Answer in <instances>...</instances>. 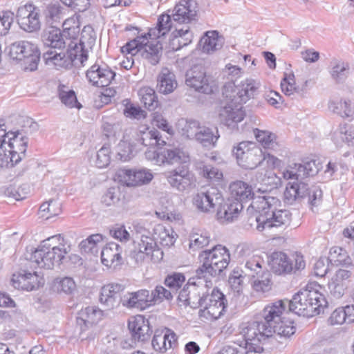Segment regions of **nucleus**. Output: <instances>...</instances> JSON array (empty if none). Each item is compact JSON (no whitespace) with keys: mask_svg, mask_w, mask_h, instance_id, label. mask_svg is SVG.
Listing matches in <instances>:
<instances>
[{"mask_svg":"<svg viewBox=\"0 0 354 354\" xmlns=\"http://www.w3.org/2000/svg\"><path fill=\"white\" fill-rule=\"evenodd\" d=\"M286 306L279 300L265 306L256 321L249 322L242 328L241 334L246 348L250 351L261 353L275 340L274 335L289 337L296 331L294 322L290 318L282 317Z\"/></svg>","mask_w":354,"mask_h":354,"instance_id":"f257e3e1","label":"nucleus"},{"mask_svg":"<svg viewBox=\"0 0 354 354\" xmlns=\"http://www.w3.org/2000/svg\"><path fill=\"white\" fill-rule=\"evenodd\" d=\"M319 164L316 160H310L303 164L289 165L283 171V177L286 180H295L289 182L284 192V203L292 205L296 201L307 198L308 203L313 208L318 206L322 198V191L316 185L310 187L303 181L306 178L316 175L319 171Z\"/></svg>","mask_w":354,"mask_h":354,"instance_id":"f03ea898","label":"nucleus"},{"mask_svg":"<svg viewBox=\"0 0 354 354\" xmlns=\"http://www.w3.org/2000/svg\"><path fill=\"white\" fill-rule=\"evenodd\" d=\"M259 86V83L252 79H247L237 86H225L223 95L226 102L219 112L221 122L234 129L241 122L245 116L242 104L254 97Z\"/></svg>","mask_w":354,"mask_h":354,"instance_id":"7ed1b4c3","label":"nucleus"},{"mask_svg":"<svg viewBox=\"0 0 354 354\" xmlns=\"http://www.w3.org/2000/svg\"><path fill=\"white\" fill-rule=\"evenodd\" d=\"M280 201L273 196H263L253 198L250 207L255 210L256 214L249 221L250 225H254L259 232H263L272 227L286 228L291 222L292 214L287 209H278Z\"/></svg>","mask_w":354,"mask_h":354,"instance_id":"20e7f679","label":"nucleus"},{"mask_svg":"<svg viewBox=\"0 0 354 354\" xmlns=\"http://www.w3.org/2000/svg\"><path fill=\"white\" fill-rule=\"evenodd\" d=\"M95 42V35L91 27H84L81 33L79 42L71 41L68 43V49L58 52L56 50L46 51L43 58L46 64L52 63L57 67L67 68L71 66H84L88 59V51L86 46L91 47Z\"/></svg>","mask_w":354,"mask_h":354,"instance_id":"39448f33","label":"nucleus"},{"mask_svg":"<svg viewBox=\"0 0 354 354\" xmlns=\"http://www.w3.org/2000/svg\"><path fill=\"white\" fill-rule=\"evenodd\" d=\"M71 251L70 245L64 243L60 234L53 236L43 241L30 257L31 266L53 269L63 263Z\"/></svg>","mask_w":354,"mask_h":354,"instance_id":"423d86ee","label":"nucleus"},{"mask_svg":"<svg viewBox=\"0 0 354 354\" xmlns=\"http://www.w3.org/2000/svg\"><path fill=\"white\" fill-rule=\"evenodd\" d=\"M316 284H308L304 289L300 290L289 301L290 311L299 315L311 317L324 312L327 306L324 296L314 288Z\"/></svg>","mask_w":354,"mask_h":354,"instance_id":"0eeeda50","label":"nucleus"},{"mask_svg":"<svg viewBox=\"0 0 354 354\" xmlns=\"http://www.w3.org/2000/svg\"><path fill=\"white\" fill-rule=\"evenodd\" d=\"M198 259L202 265L196 270V277L210 279L211 277L222 274L229 265L230 254L225 247L217 245L210 250L202 251Z\"/></svg>","mask_w":354,"mask_h":354,"instance_id":"6e6552de","label":"nucleus"},{"mask_svg":"<svg viewBox=\"0 0 354 354\" xmlns=\"http://www.w3.org/2000/svg\"><path fill=\"white\" fill-rule=\"evenodd\" d=\"M209 279H199L195 274L191 277L187 284L180 291L178 299L185 306H189L192 308H201L207 291L210 290L212 286Z\"/></svg>","mask_w":354,"mask_h":354,"instance_id":"1a4fd4ad","label":"nucleus"},{"mask_svg":"<svg viewBox=\"0 0 354 354\" xmlns=\"http://www.w3.org/2000/svg\"><path fill=\"white\" fill-rule=\"evenodd\" d=\"M5 53L12 59L21 62L26 71L37 68L40 53L37 46L28 41H18L5 48Z\"/></svg>","mask_w":354,"mask_h":354,"instance_id":"9d476101","label":"nucleus"},{"mask_svg":"<svg viewBox=\"0 0 354 354\" xmlns=\"http://www.w3.org/2000/svg\"><path fill=\"white\" fill-rule=\"evenodd\" d=\"M232 154L238 165L245 169H254L261 165L265 160L261 148L253 142H239L233 147Z\"/></svg>","mask_w":354,"mask_h":354,"instance_id":"9b49d317","label":"nucleus"},{"mask_svg":"<svg viewBox=\"0 0 354 354\" xmlns=\"http://www.w3.org/2000/svg\"><path fill=\"white\" fill-rule=\"evenodd\" d=\"M268 262L272 271L279 275L296 273L306 267L303 255L298 252L290 257L285 252H274L270 256Z\"/></svg>","mask_w":354,"mask_h":354,"instance_id":"f8f14e48","label":"nucleus"},{"mask_svg":"<svg viewBox=\"0 0 354 354\" xmlns=\"http://www.w3.org/2000/svg\"><path fill=\"white\" fill-rule=\"evenodd\" d=\"M198 312L201 318L212 321L220 318L226 311L227 304L225 295L217 288H212L207 291Z\"/></svg>","mask_w":354,"mask_h":354,"instance_id":"ddd939ff","label":"nucleus"},{"mask_svg":"<svg viewBox=\"0 0 354 354\" xmlns=\"http://www.w3.org/2000/svg\"><path fill=\"white\" fill-rule=\"evenodd\" d=\"M133 248L129 256L137 265L151 260L153 252L159 251L155 238L149 232L142 234L138 240L133 241Z\"/></svg>","mask_w":354,"mask_h":354,"instance_id":"4468645a","label":"nucleus"},{"mask_svg":"<svg viewBox=\"0 0 354 354\" xmlns=\"http://www.w3.org/2000/svg\"><path fill=\"white\" fill-rule=\"evenodd\" d=\"M185 84L201 93L211 94L213 92L214 82L212 77L207 75L205 68L201 65H194L187 71Z\"/></svg>","mask_w":354,"mask_h":354,"instance_id":"2eb2a0df","label":"nucleus"},{"mask_svg":"<svg viewBox=\"0 0 354 354\" xmlns=\"http://www.w3.org/2000/svg\"><path fill=\"white\" fill-rule=\"evenodd\" d=\"M39 10L33 4L27 3L18 8L17 19L19 27L26 32H33L40 29Z\"/></svg>","mask_w":354,"mask_h":354,"instance_id":"dca6fc26","label":"nucleus"},{"mask_svg":"<svg viewBox=\"0 0 354 354\" xmlns=\"http://www.w3.org/2000/svg\"><path fill=\"white\" fill-rule=\"evenodd\" d=\"M223 201V197L221 192L217 188L212 187L205 192L197 193L193 198L194 205L198 211L204 213L214 212Z\"/></svg>","mask_w":354,"mask_h":354,"instance_id":"f3484780","label":"nucleus"},{"mask_svg":"<svg viewBox=\"0 0 354 354\" xmlns=\"http://www.w3.org/2000/svg\"><path fill=\"white\" fill-rule=\"evenodd\" d=\"M115 75V72L106 64L96 62L87 70L86 77L93 86L104 87L112 83Z\"/></svg>","mask_w":354,"mask_h":354,"instance_id":"a211bd4d","label":"nucleus"},{"mask_svg":"<svg viewBox=\"0 0 354 354\" xmlns=\"http://www.w3.org/2000/svg\"><path fill=\"white\" fill-rule=\"evenodd\" d=\"M119 180L128 187L139 186L149 183L153 178V174L146 169H120L117 171Z\"/></svg>","mask_w":354,"mask_h":354,"instance_id":"6ab92c4d","label":"nucleus"},{"mask_svg":"<svg viewBox=\"0 0 354 354\" xmlns=\"http://www.w3.org/2000/svg\"><path fill=\"white\" fill-rule=\"evenodd\" d=\"M169 184L179 192L191 188L194 183L193 174L185 167H178L165 174Z\"/></svg>","mask_w":354,"mask_h":354,"instance_id":"aec40b11","label":"nucleus"},{"mask_svg":"<svg viewBox=\"0 0 354 354\" xmlns=\"http://www.w3.org/2000/svg\"><path fill=\"white\" fill-rule=\"evenodd\" d=\"M128 328L135 342H144L148 340L152 333L149 321L143 315L131 317L128 322Z\"/></svg>","mask_w":354,"mask_h":354,"instance_id":"412c9836","label":"nucleus"},{"mask_svg":"<svg viewBox=\"0 0 354 354\" xmlns=\"http://www.w3.org/2000/svg\"><path fill=\"white\" fill-rule=\"evenodd\" d=\"M124 290V286L120 283H109L104 286L100 291V302L107 310L113 309L122 304V296L120 293Z\"/></svg>","mask_w":354,"mask_h":354,"instance_id":"4be33fe9","label":"nucleus"},{"mask_svg":"<svg viewBox=\"0 0 354 354\" xmlns=\"http://www.w3.org/2000/svg\"><path fill=\"white\" fill-rule=\"evenodd\" d=\"M178 337L170 328H165L162 330H156L151 341L153 348L160 353H165L168 349L173 348L178 344Z\"/></svg>","mask_w":354,"mask_h":354,"instance_id":"5701e85b","label":"nucleus"},{"mask_svg":"<svg viewBox=\"0 0 354 354\" xmlns=\"http://www.w3.org/2000/svg\"><path fill=\"white\" fill-rule=\"evenodd\" d=\"M40 279L36 272L23 270L12 274L11 283L16 289L31 291L39 287Z\"/></svg>","mask_w":354,"mask_h":354,"instance_id":"b1692460","label":"nucleus"},{"mask_svg":"<svg viewBox=\"0 0 354 354\" xmlns=\"http://www.w3.org/2000/svg\"><path fill=\"white\" fill-rule=\"evenodd\" d=\"M149 290L140 289L136 292H128L122 295V305L128 308L145 310L151 306Z\"/></svg>","mask_w":354,"mask_h":354,"instance_id":"393cba45","label":"nucleus"},{"mask_svg":"<svg viewBox=\"0 0 354 354\" xmlns=\"http://www.w3.org/2000/svg\"><path fill=\"white\" fill-rule=\"evenodd\" d=\"M122 252V248L119 244L109 243L101 251L102 263L108 268L115 269L123 263Z\"/></svg>","mask_w":354,"mask_h":354,"instance_id":"a878e982","label":"nucleus"},{"mask_svg":"<svg viewBox=\"0 0 354 354\" xmlns=\"http://www.w3.org/2000/svg\"><path fill=\"white\" fill-rule=\"evenodd\" d=\"M243 205L239 201L228 198L218 205L217 217L222 222H232L237 218L240 212L243 209Z\"/></svg>","mask_w":354,"mask_h":354,"instance_id":"bb28decb","label":"nucleus"},{"mask_svg":"<svg viewBox=\"0 0 354 354\" xmlns=\"http://www.w3.org/2000/svg\"><path fill=\"white\" fill-rule=\"evenodd\" d=\"M44 45L50 50L63 51L66 47V40L62 35V30L53 26L45 28L41 35Z\"/></svg>","mask_w":354,"mask_h":354,"instance_id":"cd10ccee","label":"nucleus"},{"mask_svg":"<svg viewBox=\"0 0 354 354\" xmlns=\"http://www.w3.org/2000/svg\"><path fill=\"white\" fill-rule=\"evenodd\" d=\"M194 0H181L174 8L172 18L179 24H185L194 19L196 15Z\"/></svg>","mask_w":354,"mask_h":354,"instance_id":"c85d7f7f","label":"nucleus"},{"mask_svg":"<svg viewBox=\"0 0 354 354\" xmlns=\"http://www.w3.org/2000/svg\"><path fill=\"white\" fill-rule=\"evenodd\" d=\"M102 316V311L95 306H88L82 308L77 313V324L81 331H84L93 325L97 324Z\"/></svg>","mask_w":354,"mask_h":354,"instance_id":"c756f323","label":"nucleus"},{"mask_svg":"<svg viewBox=\"0 0 354 354\" xmlns=\"http://www.w3.org/2000/svg\"><path fill=\"white\" fill-rule=\"evenodd\" d=\"M177 86L176 76L169 68H164L158 76L157 89L162 94H169Z\"/></svg>","mask_w":354,"mask_h":354,"instance_id":"7c9ffc66","label":"nucleus"},{"mask_svg":"<svg viewBox=\"0 0 354 354\" xmlns=\"http://www.w3.org/2000/svg\"><path fill=\"white\" fill-rule=\"evenodd\" d=\"M136 140L138 143L145 147L162 148L166 145V141L162 139L160 132L157 129L150 131H140L137 135Z\"/></svg>","mask_w":354,"mask_h":354,"instance_id":"2f4dec72","label":"nucleus"},{"mask_svg":"<svg viewBox=\"0 0 354 354\" xmlns=\"http://www.w3.org/2000/svg\"><path fill=\"white\" fill-rule=\"evenodd\" d=\"M224 39L218 35L216 30L207 31L201 39L200 43L202 46L203 51L210 53L218 49H221L223 44Z\"/></svg>","mask_w":354,"mask_h":354,"instance_id":"473e14b6","label":"nucleus"},{"mask_svg":"<svg viewBox=\"0 0 354 354\" xmlns=\"http://www.w3.org/2000/svg\"><path fill=\"white\" fill-rule=\"evenodd\" d=\"M140 50L139 55L150 64L156 65L159 62L162 55V46L158 41L146 43Z\"/></svg>","mask_w":354,"mask_h":354,"instance_id":"72a5a7b5","label":"nucleus"},{"mask_svg":"<svg viewBox=\"0 0 354 354\" xmlns=\"http://www.w3.org/2000/svg\"><path fill=\"white\" fill-rule=\"evenodd\" d=\"M231 198L239 201L242 204L250 198H252L253 192L251 186L243 181H236L230 184Z\"/></svg>","mask_w":354,"mask_h":354,"instance_id":"f704fd0d","label":"nucleus"},{"mask_svg":"<svg viewBox=\"0 0 354 354\" xmlns=\"http://www.w3.org/2000/svg\"><path fill=\"white\" fill-rule=\"evenodd\" d=\"M328 259L332 265L342 266L354 268V263L346 250L340 247H333L329 252Z\"/></svg>","mask_w":354,"mask_h":354,"instance_id":"c9c22d12","label":"nucleus"},{"mask_svg":"<svg viewBox=\"0 0 354 354\" xmlns=\"http://www.w3.org/2000/svg\"><path fill=\"white\" fill-rule=\"evenodd\" d=\"M329 73L336 83H342L348 77L349 65L342 60L333 59L330 63Z\"/></svg>","mask_w":354,"mask_h":354,"instance_id":"e433bc0d","label":"nucleus"},{"mask_svg":"<svg viewBox=\"0 0 354 354\" xmlns=\"http://www.w3.org/2000/svg\"><path fill=\"white\" fill-rule=\"evenodd\" d=\"M172 27L171 16L162 14L158 17L156 27L151 28L148 35L151 39L160 38L168 33Z\"/></svg>","mask_w":354,"mask_h":354,"instance_id":"4c0bfd02","label":"nucleus"},{"mask_svg":"<svg viewBox=\"0 0 354 354\" xmlns=\"http://www.w3.org/2000/svg\"><path fill=\"white\" fill-rule=\"evenodd\" d=\"M214 133L212 129L209 127L201 126L197 133V136L194 140L203 147L212 148L215 147L216 142L219 138V135Z\"/></svg>","mask_w":354,"mask_h":354,"instance_id":"58836bf2","label":"nucleus"},{"mask_svg":"<svg viewBox=\"0 0 354 354\" xmlns=\"http://www.w3.org/2000/svg\"><path fill=\"white\" fill-rule=\"evenodd\" d=\"M8 145L10 149L16 150L19 153H26L27 150L28 138L26 135L17 130L15 131H10L8 134Z\"/></svg>","mask_w":354,"mask_h":354,"instance_id":"ea45409f","label":"nucleus"},{"mask_svg":"<svg viewBox=\"0 0 354 354\" xmlns=\"http://www.w3.org/2000/svg\"><path fill=\"white\" fill-rule=\"evenodd\" d=\"M201 124L195 120H180L177 124L178 133L187 139H195L201 127Z\"/></svg>","mask_w":354,"mask_h":354,"instance_id":"a19ab883","label":"nucleus"},{"mask_svg":"<svg viewBox=\"0 0 354 354\" xmlns=\"http://www.w3.org/2000/svg\"><path fill=\"white\" fill-rule=\"evenodd\" d=\"M348 170V167L342 159L335 158L329 160L324 173L327 180H331L334 177L344 174Z\"/></svg>","mask_w":354,"mask_h":354,"instance_id":"79ce46f5","label":"nucleus"},{"mask_svg":"<svg viewBox=\"0 0 354 354\" xmlns=\"http://www.w3.org/2000/svg\"><path fill=\"white\" fill-rule=\"evenodd\" d=\"M187 158L185 153L178 148L165 149L162 151L161 160L159 162H160V165L165 163L172 165L185 161Z\"/></svg>","mask_w":354,"mask_h":354,"instance_id":"37998d69","label":"nucleus"},{"mask_svg":"<svg viewBox=\"0 0 354 354\" xmlns=\"http://www.w3.org/2000/svg\"><path fill=\"white\" fill-rule=\"evenodd\" d=\"M141 102L149 111L155 110L158 106L155 91L150 87H144L139 91Z\"/></svg>","mask_w":354,"mask_h":354,"instance_id":"c03bdc74","label":"nucleus"},{"mask_svg":"<svg viewBox=\"0 0 354 354\" xmlns=\"http://www.w3.org/2000/svg\"><path fill=\"white\" fill-rule=\"evenodd\" d=\"M53 286L57 292L66 295L72 294L76 288L73 279L68 277H57L54 279Z\"/></svg>","mask_w":354,"mask_h":354,"instance_id":"a18cd8bd","label":"nucleus"},{"mask_svg":"<svg viewBox=\"0 0 354 354\" xmlns=\"http://www.w3.org/2000/svg\"><path fill=\"white\" fill-rule=\"evenodd\" d=\"M103 240V236L100 234L90 235L88 238L81 241L80 248L82 252L97 254L98 252L97 244Z\"/></svg>","mask_w":354,"mask_h":354,"instance_id":"49530a36","label":"nucleus"},{"mask_svg":"<svg viewBox=\"0 0 354 354\" xmlns=\"http://www.w3.org/2000/svg\"><path fill=\"white\" fill-rule=\"evenodd\" d=\"M271 287V274L267 270L256 276L252 282V288L257 292H266Z\"/></svg>","mask_w":354,"mask_h":354,"instance_id":"de8ad7c7","label":"nucleus"},{"mask_svg":"<svg viewBox=\"0 0 354 354\" xmlns=\"http://www.w3.org/2000/svg\"><path fill=\"white\" fill-rule=\"evenodd\" d=\"M254 133L257 140L266 149H273L277 145L275 134L270 131L255 129H254Z\"/></svg>","mask_w":354,"mask_h":354,"instance_id":"09e8293b","label":"nucleus"},{"mask_svg":"<svg viewBox=\"0 0 354 354\" xmlns=\"http://www.w3.org/2000/svg\"><path fill=\"white\" fill-rule=\"evenodd\" d=\"M329 109L339 115L342 118H348L352 115L353 111L351 107V101L330 102Z\"/></svg>","mask_w":354,"mask_h":354,"instance_id":"8fccbe9b","label":"nucleus"},{"mask_svg":"<svg viewBox=\"0 0 354 354\" xmlns=\"http://www.w3.org/2000/svg\"><path fill=\"white\" fill-rule=\"evenodd\" d=\"M173 297L171 291L167 290L162 286H157L153 290L149 291V299L151 306L159 304L163 299L170 300Z\"/></svg>","mask_w":354,"mask_h":354,"instance_id":"3c124183","label":"nucleus"},{"mask_svg":"<svg viewBox=\"0 0 354 354\" xmlns=\"http://www.w3.org/2000/svg\"><path fill=\"white\" fill-rule=\"evenodd\" d=\"M147 39L146 36L137 37L122 47L121 50L123 53L130 54L131 56H139L141 48L144 47L143 41Z\"/></svg>","mask_w":354,"mask_h":354,"instance_id":"603ef678","label":"nucleus"},{"mask_svg":"<svg viewBox=\"0 0 354 354\" xmlns=\"http://www.w3.org/2000/svg\"><path fill=\"white\" fill-rule=\"evenodd\" d=\"M59 97L61 102L69 108L76 107L78 109L82 108V105L78 102L73 90L64 91L62 88H59Z\"/></svg>","mask_w":354,"mask_h":354,"instance_id":"864d4df0","label":"nucleus"},{"mask_svg":"<svg viewBox=\"0 0 354 354\" xmlns=\"http://www.w3.org/2000/svg\"><path fill=\"white\" fill-rule=\"evenodd\" d=\"M210 237L207 232L193 234L189 239V248L193 250L201 249L209 243Z\"/></svg>","mask_w":354,"mask_h":354,"instance_id":"5fc2aeb1","label":"nucleus"},{"mask_svg":"<svg viewBox=\"0 0 354 354\" xmlns=\"http://www.w3.org/2000/svg\"><path fill=\"white\" fill-rule=\"evenodd\" d=\"M134 147L127 140H121L117 146V158L126 162L129 160L133 155Z\"/></svg>","mask_w":354,"mask_h":354,"instance_id":"6e6d98bb","label":"nucleus"},{"mask_svg":"<svg viewBox=\"0 0 354 354\" xmlns=\"http://www.w3.org/2000/svg\"><path fill=\"white\" fill-rule=\"evenodd\" d=\"M153 230L154 234L157 236V237H154L155 240L159 239L160 243L162 245L170 246L175 243L176 239L172 234H169V230H167L165 227L159 225H157Z\"/></svg>","mask_w":354,"mask_h":354,"instance_id":"4d7b16f0","label":"nucleus"},{"mask_svg":"<svg viewBox=\"0 0 354 354\" xmlns=\"http://www.w3.org/2000/svg\"><path fill=\"white\" fill-rule=\"evenodd\" d=\"M263 261L258 257H253L249 259L245 263V268L250 272L248 273L250 276L255 278L256 276L260 274L265 270L263 269L262 265Z\"/></svg>","mask_w":354,"mask_h":354,"instance_id":"13d9d810","label":"nucleus"},{"mask_svg":"<svg viewBox=\"0 0 354 354\" xmlns=\"http://www.w3.org/2000/svg\"><path fill=\"white\" fill-rule=\"evenodd\" d=\"M111 162V149L104 145L97 153L96 165L99 168L106 167Z\"/></svg>","mask_w":354,"mask_h":354,"instance_id":"bf43d9fd","label":"nucleus"},{"mask_svg":"<svg viewBox=\"0 0 354 354\" xmlns=\"http://www.w3.org/2000/svg\"><path fill=\"white\" fill-rule=\"evenodd\" d=\"M14 14L10 10L0 13V36L6 35L13 22Z\"/></svg>","mask_w":354,"mask_h":354,"instance_id":"052dcab7","label":"nucleus"},{"mask_svg":"<svg viewBox=\"0 0 354 354\" xmlns=\"http://www.w3.org/2000/svg\"><path fill=\"white\" fill-rule=\"evenodd\" d=\"M119 196L118 189L115 187H110L102 196L101 203L107 207L115 205L119 201Z\"/></svg>","mask_w":354,"mask_h":354,"instance_id":"680f3d73","label":"nucleus"},{"mask_svg":"<svg viewBox=\"0 0 354 354\" xmlns=\"http://www.w3.org/2000/svg\"><path fill=\"white\" fill-rule=\"evenodd\" d=\"M145 113L139 106H136L130 102L125 104L124 115L127 118L139 120L145 117Z\"/></svg>","mask_w":354,"mask_h":354,"instance_id":"e2e57ef3","label":"nucleus"},{"mask_svg":"<svg viewBox=\"0 0 354 354\" xmlns=\"http://www.w3.org/2000/svg\"><path fill=\"white\" fill-rule=\"evenodd\" d=\"M328 286L330 295L336 299H339L344 295L348 285L337 282L332 278L328 282Z\"/></svg>","mask_w":354,"mask_h":354,"instance_id":"0e129e2a","label":"nucleus"},{"mask_svg":"<svg viewBox=\"0 0 354 354\" xmlns=\"http://www.w3.org/2000/svg\"><path fill=\"white\" fill-rule=\"evenodd\" d=\"M330 260L328 257H320L314 265V273L317 277H323L329 271Z\"/></svg>","mask_w":354,"mask_h":354,"instance_id":"69168bd1","label":"nucleus"},{"mask_svg":"<svg viewBox=\"0 0 354 354\" xmlns=\"http://www.w3.org/2000/svg\"><path fill=\"white\" fill-rule=\"evenodd\" d=\"M185 280V276L181 273H174L168 275L165 279V284L171 289L177 290Z\"/></svg>","mask_w":354,"mask_h":354,"instance_id":"338daca9","label":"nucleus"},{"mask_svg":"<svg viewBox=\"0 0 354 354\" xmlns=\"http://www.w3.org/2000/svg\"><path fill=\"white\" fill-rule=\"evenodd\" d=\"M342 139L350 146H354V127L346 123L339 126Z\"/></svg>","mask_w":354,"mask_h":354,"instance_id":"774afa93","label":"nucleus"}]
</instances>
